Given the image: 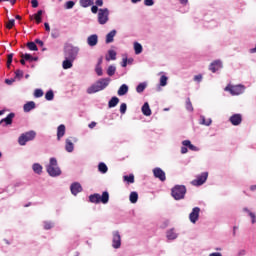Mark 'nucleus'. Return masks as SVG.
I'll return each mask as SVG.
<instances>
[{
  "mask_svg": "<svg viewBox=\"0 0 256 256\" xmlns=\"http://www.w3.org/2000/svg\"><path fill=\"white\" fill-rule=\"evenodd\" d=\"M120 113H121V115H125V113H127V104L126 103H122L120 105Z\"/></svg>",
  "mask_w": 256,
  "mask_h": 256,
  "instance_id": "46",
  "label": "nucleus"
},
{
  "mask_svg": "<svg viewBox=\"0 0 256 256\" xmlns=\"http://www.w3.org/2000/svg\"><path fill=\"white\" fill-rule=\"evenodd\" d=\"M117 71V67L110 65L107 69V75L109 77H113V75H115V72Z\"/></svg>",
  "mask_w": 256,
  "mask_h": 256,
  "instance_id": "35",
  "label": "nucleus"
},
{
  "mask_svg": "<svg viewBox=\"0 0 256 256\" xmlns=\"http://www.w3.org/2000/svg\"><path fill=\"white\" fill-rule=\"evenodd\" d=\"M186 110L192 113L193 111V104L191 103V98L186 99Z\"/></svg>",
  "mask_w": 256,
  "mask_h": 256,
  "instance_id": "41",
  "label": "nucleus"
},
{
  "mask_svg": "<svg viewBox=\"0 0 256 256\" xmlns=\"http://www.w3.org/2000/svg\"><path fill=\"white\" fill-rule=\"evenodd\" d=\"M35 43H37V45H40V47H43V45H44L43 41L40 39H36Z\"/></svg>",
  "mask_w": 256,
  "mask_h": 256,
  "instance_id": "61",
  "label": "nucleus"
},
{
  "mask_svg": "<svg viewBox=\"0 0 256 256\" xmlns=\"http://www.w3.org/2000/svg\"><path fill=\"white\" fill-rule=\"evenodd\" d=\"M211 123H213V120H211V118H205L204 115H200V118H199L200 125H205V127H209Z\"/></svg>",
  "mask_w": 256,
  "mask_h": 256,
  "instance_id": "19",
  "label": "nucleus"
},
{
  "mask_svg": "<svg viewBox=\"0 0 256 256\" xmlns=\"http://www.w3.org/2000/svg\"><path fill=\"white\" fill-rule=\"evenodd\" d=\"M144 5L146 7H153V5H155V1H153V0H144Z\"/></svg>",
  "mask_w": 256,
  "mask_h": 256,
  "instance_id": "49",
  "label": "nucleus"
},
{
  "mask_svg": "<svg viewBox=\"0 0 256 256\" xmlns=\"http://www.w3.org/2000/svg\"><path fill=\"white\" fill-rule=\"evenodd\" d=\"M79 47L73 46V44H67L64 47V59H70L71 61L77 60L79 57Z\"/></svg>",
  "mask_w": 256,
  "mask_h": 256,
  "instance_id": "2",
  "label": "nucleus"
},
{
  "mask_svg": "<svg viewBox=\"0 0 256 256\" xmlns=\"http://www.w3.org/2000/svg\"><path fill=\"white\" fill-rule=\"evenodd\" d=\"M5 83L6 85H13V83H15V79H6Z\"/></svg>",
  "mask_w": 256,
  "mask_h": 256,
  "instance_id": "57",
  "label": "nucleus"
},
{
  "mask_svg": "<svg viewBox=\"0 0 256 256\" xmlns=\"http://www.w3.org/2000/svg\"><path fill=\"white\" fill-rule=\"evenodd\" d=\"M35 135H37L35 131H29L21 134L20 137L18 138L19 145L21 146L27 145V142L33 141V139H35Z\"/></svg>",
  "mask_w": 256,
  "mask_h": 256,
  "instance_id": "7",
  "label": "nucleus"
},
{
  "mask_svg": "<svg viewBox=\"0 0 256 256\" xmlns=\"http://www.w3.org/2000/svg\"><path fill=\"white\" fill-rule=\"evenodd\" d=\"M124 181H127V183H135V175L130 174L129 176L123 177Z\"/></svg>",
  "mask_w": 256,
  "mask_h": 256,
  "instance_id": "39",
  "label": "nucleus"
},
{
  "mask_svg": "<svg viewBox=\"0 0 256 256\" xmlns=\"http://www.w3.org/2000/svg\"><path fill=\"white\" fill-rule=\"evenodd\" d=\"M182 145L184 147H188V149H190V151H199V148H197V146L191 144V141L190 140H184L182 142Z\"/></svg>",
  "mask_w": 256,
  "mask_h": 256,
  "instance_id": "24",
  "label": "nucleus"
},
{
  "mask_svg": "<svg viewBox=\"0 0 256 256\" xmlns=\"http://www.w3.org/2000/svg\"><path fill=\"white\" fill-rule=\"evenodd\" d=\"M91 11H92V13L95 14V13H97V11L99 12V8L97 6H92Z\"/></svg>",
  "mask_w": 256,
  "mask_h": 256,
  "instance_id": "59",
  "label": "nucleus"
},
{
  "mask_svg": "<svg viewBox=\"0 0 256 256\" xmlns=\"http://www.w3.org/2000/svg\"><path fill=\"white\" fill-rule=\"evenodd\" d=\"M199 213H201V208L194 207L192 209V212L189 214L191 223H197V221H199Z\"/></svg>",
  "mask_w": 256,
  "mask_h": 256,
  "instance_id": "12",
  "label": "nucleus"
},
{
  "mask_svg": "<svg viewBox=\"0 0 256 256\" xmlns=\"http://www.w3.org/2000/svg\"><path fill=\"white\" fill-rule=\"evenodd\" d=\"M225 91H229L232 95H243L245 93V85L238 84V85H231L228 84L225 87Z\"/></svg>",
  "mask_w": 256,
  "mask_h": 256,
  "instance_id": "6",
  "label": "nucleus"
},
{
  "mask_svg": "<svg viewBox=\"0 0 256 256\" xmlns=\"http://www.w3.org/2000/svg\"><path fill=\"white\" fill-rule=\"evenodd\" d=\"M209 256H222V255L219 252H214V253H211Z\"/></svg>",
  "mask_w": 256,
  "mask_h": 256,
  "instance_id": "64",
  "label": "nucleus"
},
{
  "mask_svg": "<svg viewBox=\"0 0 256 256\" xmlns=\"http://www.w3.org/2000/svg\"><path fill=\"white\" fill-rule=\"evenodd\" d=\"M27 47L30 51H38L37 44H35V42H28Z\"/></svg>",
  "mask_w": 256,
  "mask_h": 256,
  "instance_id": "42",
  "label": "nucleus"
},
{
  "mask_svg": "<svg viewBox=\"0 0 256 256\" xmlns=\"http://www.w3.org/2000/svg\"><path fill=\"white\" fill-rule=\"evenodd\" d=\"M134 51L136 55H141V53H143V46L139 42H135Z\"/></svg>",
  "mask_w": 256,
  "mask_h": 256,
  "instance_id": "32",
  "label": "nucleus"
},
{
  "mask_svg": "<svg viewBox=\"0 0 256 256\" xmlns=\"http://www.w3.org/2000/svg\"><path fill=\"white\" fill-rule=\"evenodd\" d=\"M109 83H111V78H100L87 88L86 93H88V95H93L99 93V91H104V89L109 87Z\"/></svg>",
  "mask_w": 256,
  "mask_h": 256,
  "instance_id": "1",
  "label": "nucleus"
},
{
  "mask_svg": "<svg viewBox=\"0 0 256 256\" xmlns=\"http://www.w3.org/2000/svg\"><path fill=\"white\" fill-rule=\"evenodd\" d=\"M249 217L251 218V223L254 225L256 223V215L253 212H249Z\"/></svg>",
  "mask_w": 256,
  "mask_h": 256,
  "instance_id": "52",
  "label": "nucleus"
},
{
  "mask_svg": "<svg viewBox=\"0 0 256 256\" xmlns=\"http://www.w3.org/2000/svg\"><path fill=\"white\" fill-rule=\"evenodd\" d=\"M121 67H127V58H123V61L121 63Z\"/></svg>",
  "mask_w": 256,
  "mask_h": 256,
  "instance_id": "62",
  "label": "nucleus"
},
{
  "mask_svg": "<svg viewBox=\"0 0 256 256\" xmlns=\"http://www.w3.org/2000/svg\"><path fill=\"white\" fill-rule=\"evenodd\" d=\"M109 21V9L103 8L98 10V23L105 25Z\"/></svg>",
  "mask_w": 256,
  "mask_h": 256,
  "instance_id": "8",
  "label": "nucleus"
},
{
  "mask_svg": "<svg viewBox=\"0 0 256 256\" xmlns=\"http://www.w3.org/2000/svg\"><path fill=\"white\" fill-rule=\"evenodd\" d=\"M89 201L90 203H95L96 205L99 204V203H103V205H107V203H109V192L107 191H104L101 194H91L89 196Z\"/></svg>",
  "mask_w": 256,
  "mask_h": 256,
  "instance_id": "4",
  "label": "nucleus"
},
{
  "mask_svg": "<svg viewBox=\"0 0 256 256\" xmlns=\"http://www.w3.org/2000/svg\"><path fill=\"white\" fill-rule=\"evenodd\" d=\"M12 63H13V53L8 55L7 67H10Z\"/></svg>",
  "mask_w": 256,
  "mask_h": 256,
  "instance_id": "51",
  "label": "nucleus"
},
{
  "mask_svg": "<svg viewBox=\"0 0 256 256\" xmlns=\"http://www.w3.org/2000/svg\"><path fill=\"white\" fill-rule=\"evenodd\" d=\"M117 59V52L115 50H109L108 56H106V61H115Z\"/></svg>",
  "mask_w": 256,
  "mask_h": 256,
  "instance_id": "29",
  "label": "nucleus"
},
{
  "mask_svg": "<svg viewBox=\"0 0 256 256\" xmlns=\"http://www.w3.org/2000/svg\"><path fill=\"white\" fill-rule=\"evenodd\" d=\"M7 29H13V27H15V19H11L8 21V23L6 24Z\"/></svg>",
  "mask_w": 256,
  "mask_h": 256,
  "instance_id": "47",
  "label": "nucleus"
},
{
  "mask_svg": "<svg viewBox=\"0 0 256 256\" xmlns=\"http://www.w3.org/2000/svg\"><path fill=\"white\" fill-rule=\"evenodd\" d=\"M145 89H147V82H142V83L138 84L136 87V91L138 93H143V91H145Z\"/></svg>",
  "mask_w": 256,
  "mask_h": 256,
  "instance_id": "34",
  "label": "nucleus"
},
{
  "mask_svg": "<svg viewBox=\"0 0 256 256\" xmlns=\"http://www.w3.org/2000/svg\"><path fill=\"white\" fill-rule=\"evenodd\" d=\"M43 15V10H39L35 15H34V19L36 21V23H41V21H43V19L41 18V16Z\"/></svg>",
  "mask_w": 256,
  "mask_h": 256,
  "instance_id": "37",
  "label": "nucleus"
},
{
  "mask_svg": "<svg viewBox=\"0 0 256 256\" xmlns=\"http://www.w3.org/2000/svg\"><path fill=\"white\" fill-rule=\"evenodd\" d=\"M99 43V36L97 34H92L87 37V45L89 47H97Z\"/></svg>",
  "mask_w": 256,
  "mask_h": 256,
  "instance_id": "15",
  "label": "nucleus"
},
{
  "mask_svg": "<svg viewBox=\"0 0 256 256\" xmlns=\"http://www.w3.org/2000/svg\"><path fill=\"white\" fill-rule=\"evenodd\" d=\"M81 7L87 8L93 5V0H80Z\"/></svg>",
  "mask_w": 256,
  "mask_h": 256,
  "instance_id": "36",
  "label": "nucleus"
},
{
  "mask_svg": "<svg viewBox=\"0 0 256 256\" xmlns=\"http://www.w3.org/2000/svg\"><path fill=\"white\" fill-rule=\"evenodd\" d=\"M186 193L187 187H185V185H175L171 189V195L176 201H181V199H185Z\"/></svg>",
  "mask_w": 256,
  "mask_h": 256,
  "instance_id": "5",
  "label": "nucleus"
},
{
  "mask_svg": "<svg viewBox=\"0 0 256 256\" xmlns=\"http://www.w3.org/2000/svg\"><path fill=\"white\" fill-rule=\"evenodd\" d=\"M13 117H15V113L8 114L6 118L0 121V124L5 123V125H11L13 123Z\"/></svg>",
  "mask_w": 256,
  "mask_h": 256,
  "instance_id": "23",
  "label": "nucleus"
},
{
  "mask_svg": "<svg viewBox=\"0 0 256 256\" xmlns=\"http://www.w3.org/2000/svg\"><path fill=\"white\" fill-rule=\"evenodd\" d=\"M117 105H119V99L117 98V96H114L108 102V107L110 109H113V107H117Z\"/></svg>",
  "mask_w": 256,
  "mask_h": 256,
  "instance_id": "27",
  "label": "nucleus"
},
{
  "mask_svg": "<svg viewBox=\"0 0 256 256\" xmlns=\"http://www.w3.org/2000/svg\"><path fill=\"white\" fill-rule=\"evenodd\" d=\"M15 75L17 79H21L23 77V70H16Z\"/></svg>",
  "mask_w": 256,
  "mask_h": 256,
  "instance_id": "54",
  "label": "nucleus"
},
{
  "mask_svg": "<svg viewBox=\"0 0 256 256\" xmlns=\"http://www.w3.org/2000/svg\"><path fill=\"white\" fill-rule=\"evenodd\" d=\"M230 123L234 126V127H239V125L241 123H243V115L241 114H233L230 118H229Z\"/></svg>",
  "mask_w": 256,
  "mask_h": 256,
  "instance_id": "10",
  "label": "nucleus"
},
{
  "mask_svg": "<svg viewBox=\"0 0 256 256\" xmlns=\"http://www.w3.org/2000/svg\"><path fill=\"white\" fill-rule=\"evenodd\" d=\"M75 7V3L73 1H67L65 4V9H73Z\"/></svg>",
  "mask_w": 256,
  "mask_h": 256,
  "instance_id": "48",
  "label": "nucleus"
},
{
  "mask_svg": "<svg viewBox=\"0 0 256 256\" xmlns=\"http://www.w3.org/2000/svg\"><path fill=\"white\" fill-rule=\"evenodd\" d=\"M117 93L119 97H123V95H127V93H129V86H127V84H122L118 89Z\"/></svg>",
  "mask_w": 256,
  "mask_h": 256,
  "instance_id": "20",
  "label": "nucleus"
},
{
  "mask_svg": "<svg viewBox=\"0 0 256 256\" xmlns=\"http://www.w3.org/2000/svg\"><path fill=\"white\" fill-rule=\"evenodd\" d=\"M194 81H196L197 83H201V81H203V75L198 74L194 76Z\"/></svg>",
  "mask_w": 256,
  "mask_h": 256,
  "instance_id": "53",
  "label": "nucleus"
},
{
  "mask_svg": "<svg viewBox=\"0 0 256 256\" xmlns=\"http://www.w3.org/2000/svg\"><path fill=\"white\" fill-rule=\"evenodd\" d=\"M95 71H96V75H98V77H102L103 68L101 66H99V64L96 65Z\"/></svg>",
  "mask_w": 256,
  "mask_h": 256,
  "instance_id": "44",
  "label": "nucleus"
},
{
  "mask_svg": "<svg viewBox=\"0 0 256 256\" xmlns=\"http://www.w3.org/2000/svg\"><path fill=\"white\" fill-rule=\"evenodd\" d=\"M115 35H117V30H112L106 35L105 43L109 45V43H113L115 41Z\"/></svg>",
  "mask_w": 256,
  "mask_h": 256,
  "instance_id": "18",
  "label": "nucleus"
},
{
  "mask_svg": "<svg viewBox=\"0 0 256 256\" xmlns=\"http://www.w3.org/2000/svg\"><path fill=\"white\" fill-rule=\"evenodd\" d=\"M153 175L156 179H159L162 182L167 180V177L165 176V171H163V169L159 167L153 169Z\"/></svg>",
  "mask_w": 256,
  "mask_h": 256,
  "instance_id": "11",
  "label": "nucleus"
},
{
  "mask_svg": "<svg viewBox=\"0 0 256 256\" xmlns=\"http://www.w3.org/2000/svg\"><path fill=\"white\" fill-rule=\"evenodd\" d=\"M46 171L50 177H59L61 175V168L57 164V158H50L49 164L46 166Z\"/></svg>",
  "mask_w": 256,
  "mask_h": 256,
  "instance_id": "3",
  "label": "nucleus"
},
{
  "mask_svg": "<svg viewBox=\"0 0 256 256\" xmlns=\"http://www.w3.org/2000/svg\"><path fill=\"white\" fill-rule=\"evenodd\" d=\"M34 97H36L37 99H39L40 97H43V90L42 89H36L34 91Z\"/></svg>",
  "mask_w": 256,
  "mask_h": 256,
  "instance_id": "45",
  "label": "nucleus"
},
{
  "mask_svg": "<svg viewBox=\"0 0 256 256\" xmlns=\"http://www.w3.org/2000/svg\"><path fill=\"white\" fill-rule=\"evenodd\" d=\"M31 5H32L33 9H37V7H39V1L32 0L31 1Z\"/></svg>",
  "mask_w": 256,
  "mask_h": 256,
  "instance_id": "56",
  "label": "nucleus"
},
{
  "mask_svg": "<svg viewBox=\"0 0 256 256\" xmlns=\"http://www.w3.org/2000/svg\"><path fill=\"white\" fill-rule=\"evenodd\" d=\"M32 169L37 175H41V173H43V166L39 163H34Z\"/></svg>",
  "mask_w": 256,
  "mask_h": 256,
  "instance_id": "28",
  "label": "nucleus"
},
{
  "mask_svg": "<svg viewBox=\"0 0 256 256\" xmlns=\"http://www.w3.org/2000/svg\"><path fill=\"white\" fill-rule=\"evenodd\" d=\"M74 149L75 145L73 144V142H71L70 139H66L65 150L67 151V153H73Z\"/></svg>",
  "mask_w": 256,
  "mask_h": 256,
  "instance_id": "22",
  "label": "nucleus"
},
{
  "mask_svg": "<svg viewBox=\"0 0 256 256\" xmlns=\"http://www.w3.org/2000/svg\"><path fill=\"white\" fill-rule=\"evenodd\" d=\"M54 98H55V94L53 93V90H49L48 92H46L45 94L46 101H53Z\"/></svg>",
  "mask_w": 256,
  "mask_h": 256,
  "instance_id": "38",
  "label": "nucleus"
},
{
  "mask_svg": "<svg viewBox=\"0 0 256 256\" xmlns=\"http://www.w3.org/2000/svg\"><path fill=\"white\" fill-rule=\"evenodd\" d=\"M22 59H25V61H29L30 63H33V56L31 54H22Z\"/></svg>",
  "mask_w": 256,
  "mask_h": 256,
  "instance_id": "43",
  "label": "nucleus"
},
{
  "mask_svg": "<svg viewBox=\"0 0 256 256\" xmlns=\"http://www.w3.org/2000/svg\"><path fill=\"white\" fill-rule=\"evenodd\" d=\"M166 237L170 241H173V240H175L177 238V233H175L174 229H170V230L167 231Z\"/></svg>",
  "mask_w": 256,
  "mask_h": 256,
  "instance_id": "31",
  "label": "nucleus"
},
{
  "mask_svg": "<svg viewBox=\"0 0 256 256\" xmlns=\"http://www.w3.org/2000/svg\"><path fill=\"white\" fill-rule=\"evenodd\" d=\"M65 137V125L61 124L57 127V141H61Z\"/></svg>",
  "mask_w": 256,
  "mask_h": 256,
  "instance_id": "17",
  "label": "nucleus"
},
{
  "mask_svg": "<svg viewBox=\"0 0 256 256\" xmlns=\"http://www.w3.org/2000/svg\"><path fill=\"white\" fill-rule=\"evenodd\" d=\"M98 170L100 173L105 174L107 171H109V168L107 167L106 163L100 162L98 165Z\"/></svg>",
  "mask_w": 256,
  "mask_h": 256,
  "instance_id": "33",
  "label": "nucleus"
},
{
  "mask_svg": "<svg viewBox=\"0 0 256 256\" xmlns=\"http://www.w3.org/2000/svg\"><path fill=\"white\" fill-rule=\"evenodd\" d=\"M129 201L130 203H137V201H139V194L137 192H131L130 196H129Z\"/></svg>",
  "mask_w": 256,
  "mask_h": 256,
  "instance_id": "30",
  "label": "nucleus"
},
{
  "mask_svg": "<svg viewBox=\"0 0 256 256\" xmlns=\"http://www.w3.org/2000/svg\"><path fill=\"white\" fill-rule=\"evenodd\" d=\"M97 7H103V0H96Z\"/></svg>",
  "mask_w": 256,
  "mask_h": 256,
  "instance_id": "60",
  "label": "nucleus"
},
{
  "mask_svg": "<svg viewBox=\"0 0 256 256\" xmlns=\"http://www.w3.org/2000/svg\"><path fill=\"white\" fill-rule=\"evenodd\" d=\"M247 255V251H245V249H242L238 252L237 256H245Z\"/></svg>",
  "mask_w": 256,
  "mask_h": 256,
  "instance_id": "58",
  "label": "nucleus"
},
{
  "mask_svg": "<svg viewBox=\"0 0 256 256\" xmlns=\"http://www.w3.org/2000/svg\"><path fill=\"white\" fill-rule=\"evenodd\" d=\"M70 191L72 195L77 196L83 191V186L79 182H73L70 186Z\"/></svg>",
  "mask_w": 256,
  "mask_h": 256,
  "instance_id": "13",
  "label": "nucleus"
},
{
  "mask_svg": "<svg viewBox=\"0 0 256 256\" xmlns=\"http://www.w3.org/2000/svg\"><path fill=\"white\" fill-rule=\"evenodd\" d=\"M24 113H29L30 111H33L35 109V103L33 101L27 102L23 106Z\"/></svg>",
  "mask_w": 256,
  "mask_h": 256,
  "instance_id": "21",
  "label": "nucleus"
},
{
  "mask_svg": "<svg viewBox=\"0 0 256 256\" xmlns=\"http://www.w3.org/2000/svg\"><path fill=\"white\" fill-rule=\"evenodd\" d=\"M51 37L53 39H57V37H59V31L58 30H52Z\"/></svg>",
  "mask_w": 256,
  "mask_h": 256,
  "instance_id": "55",
  "label": "nucleus"
},
{
  "mask_svg": "<svg viewBox=\"0 0 256 256\" xmlns=\"http://www.w3.org/2000/svg\"><path fill=\"white\" fill-rule=\"evenodd\" d=\"M207 177H209V173L203 172L200 176L197 177L192 183L193 185H203L205 181H207Z\"/></svg>",
  "mask_w": 256,
  "mask_h": 256,
  "instance_id": "16",
  "label": "nucleus"
},
{
  "mask_svg": "<svg viewBox=\"0 0 256 256\" xmlns=\"http://www.w3.org/2000/svg\"><path fill=\"white\" fill-rule=\"evenodd\" d=\"M112 247L113 249H119L121 247V234L119 231L112 232Z\"/></svg>",
  "mask_w": 256,
  "mask_h": 256,
  "instance_id": "9",
  "label": "nucleus"
},
{
  "mask_svg": "<svg viewBox=\"0 0 256 256\" xmlns=\"http://www.w3.org/2000/svg\"><path fill=\"white\" fill-rule=\"evenodd\" d=\"M142 113L146 117H150V115H151V108L149 107V103L148 102L144 103V105L142 106Z\"/></svg>",
  "mask_w": 256,
  "mask_h": 256,
  "instance_id": "26",
  "label": "nucleus"
},
{
  "mask_svg": "<svg viewBox=\"0 0 256 256\" xmlns=\"http://www.w3.org/2000/svg\"><path fill=\"white\" fill-rule=\"evenodd\" d=\"M187 151H188L187 147L183 146V147L181 148V153H182V155H185V153H187Z\"/></svg>",
  "mask_w": 256,
  "mask_h": 256,
  "instance_id": "63",
  "label": "nucleus"
},
{
  "mask_svg": "<svg viewBox=\"0 0 256 256\" xmlns=\"http://www.w3.org/2000/svg\"><path fill=\"white\" fill-rule=\"evenodd\" d=\"M169 80V78L165 75H162L160 77V87H165L167 85V81Z\"/></svg>",
  "mask_w": 256,
  "mask_h": 256,
  "instance_id": "40",
  "label": "nucleus"
},
{
  "mask_svg": "<svg viewBox=\"0 0 256 256\" xmlns=\"http://www.w3.org/2000/svg\"><path fill=\"white\" fill-rule=\"evenodd\" d=\"M220 69H223V62L221 60H215L209 66V70L212 73H217Z\"/></svg>",
  "mask_w": 256,
  "mask_h": 256,
  "instance_id": "14",
  "label": "nucleus"
},
{
  "mask_svg": "<svg viewBox=\"0 0 256 256\" xmlns=\"http://www.w3.org/2000/svg\"><path fill=\"white\" fill-rule=\"evenodd\" d=\"M53 223L52 222H44V229L49 230L53 229Z\"/></svg>",
  "mask_w": 256,
  "mask_h": 256,
  "instance_id": "50",
  "label": "nucleus"
},
{
  "mask_svg": "<svg viewBox=\"0 0 256 256\" xmlns=\"http://www.w3.org/2000/svg\"><path fill=\"white\" fill-rule=\"evenodd\" d=\"M75 60H71L69 58H64V61L62 62L63 69H71L73 67V62Z\"/></svg>",
  "mask_w": 256,
  "mask_h": 256,
  "instance_id": "25",
  "label": "nucleus"
}]
</instances>
